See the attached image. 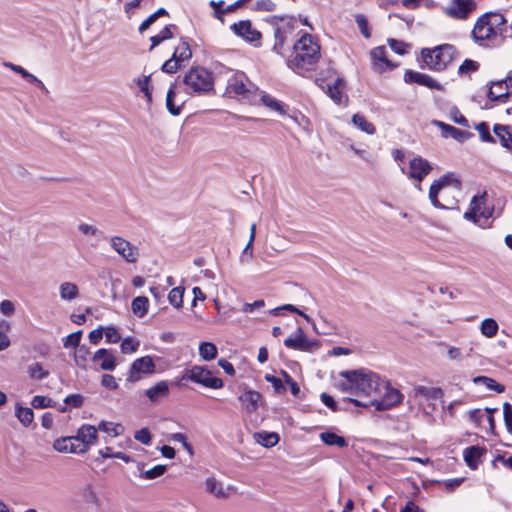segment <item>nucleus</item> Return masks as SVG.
Wrapping results in <instances>:
<instances>
[{
	"instance_id": "nucleus-27",
	"label": "nucleus",
	"mask_w": 512,
	"mask_h": 512,
	"mask_svg": "<svg viewBox=\"0 0 512 512\" xmlns=\"http://www.w3.org/2000/svg\"><path fill=\"white\" fill-rule=\"evenodd\" d=\"M483 197L478 198L477 196H474L471 200L470 204V210L464 213V218L467 220H471L476 222L477 217H484L488 218L491 213L486 214L484 211H482L481 204H482Z\"/></svg>"
},
{
	"instance_id": "nucleus-2",
	"label": "nucleus",
	"mask_w": 512,
	"mask_h": 512,
	"mask_svg": "<svg viewBox=\"0 0 512 512\" xmlns=\"http://www.w3.org/2000/svg\"><path fill=\"white\" fill-rule=\"evenodd\" d=\"M294 56L288 61V66L297 70H314L320 58V46L312 36L305 33L293 46Z\"/></svg>"
},
{
	"instance_id": "nucleus-23",
	"label": "nucleus",
	"mask_w": 512,
	"mask_h": 512,
	"mask_svg": "<svg viewBox=\"0 0 512 512\" xmlns=\"http://www.w3.org/2000/svg\"><path fill=\"white\" fill-rule=\"evenodd\" d=\"M443 396V390L439 387H431L424 385H416L414 386L411 397L417 399L419 397L425 399L426 401H435L440 399Z\"/></svg>"
},
{
	"instance_id": "nucleus-48",
	"label": "nucleus",
	"mask_w": 512,
	"mask_h": 512,
	"mask_svg": "<svg viewBox=\"0 0 512 512\" xmlns=\"http://www.w3.org/2000/svg\"><path fill=\"white\" fill-rule=\"evenodd\" d=\"M82 497L86 503L98 505L99 497L91 485H87L82 490Z\"/></svg>"
},
{
	"instance_id": "nucleus-13",
	"label": "nucleus",
	"mask_w": 512,
	"mask_h": 512,
	"mask_svg": "<svg viewBox=\"0 0 512 512\" xmlns=\"http://www.w3.org/2000/svg\"><path fill=\"white\" fill-rule=\"evenodd\" d=\"M487 19V15H481L477 19L471 32L472 39L479 45H483V41L490 40L498 35L496 31L493 30Z\"/></svg>"
},
{
	"instance_id": "nucleus-54",
	"label": "nucleus",
	"mask_w": 512,
	"mask_h": 512,
	"mask_svg": "<svg viewBox=\"0 0 512 512\" xmlns=\"http://www.w3.org/2000/svg\"><path fill=\"white\" fill-rule=\"evenodd\" d=\"M69 437H61L53 442V448L60 453H70Z\"/></svg>"
},
{
	"instance_id": "nucleus-1",
	"label": "nucleus",
	"mask_w": 512,
	"mask_h": 512,
	"mask_svg": "<svg viewBox=\"0 0 512 512\" xmlns=\"http://www.w3.org/2000/svg\"><path fill=\"white\" fill-rule=\"evenodd\" d=\"M342 378L337 382V387L343 392H349L358 396L375 398L381 392V381L378 375L366 370L341 371Z\"/></svg>"
},
{
	"instance_id": "nucleus-28",
	"label": "nucleus",
	"mask_w": 512,
	"mask_h": 512,
	"mask_svg": "<svg viewBox=\"0 0 512 512\" xmlns=\"http://www.w3.org/2000/svg\"><path fill=\"white\" fill-rule=\"evenodd\" d=\"M169 392V386L166 381H159L154 386L150 387L145 391V395L152 402H157L161 398L167 396Z\"/></svg>"
},
{
	"instance_id": "nucleus-43",
	"label": "nucleus",
	"mask_w": 512,
	"mask_h": 512,
	"mask_svg": "<svg viewBox=\"0 0 512 512\" xmlns=\"http://www.w3.org/2000/svg\"><path fill=\"white\" fill-rule=\"evenodd\" d=\"M172 56L179 63L190 59L192 56V52H191L189 44L187 42H182L179 46L176 47Z\"/></svg>"
},
{
	"instance_id": "nucleus-38",
	"label": "nucleus",
	"mask_w": 512,
	"mask_h": 512,
	"mask_svg": "<svg viewBox=\"0 0 512 512\" xmlns=\"http://www.w3.org/2000/svg\"><path fill=\"white\" fill-rule=\"evenodd\" d=\"M148 305H149V300L146 297L139 296V297H136L132 301L131 308H132L133 313L137 317L142 318L148 312Z\"/></svg>"
},
{
	"instance_id": "nucleus-57",
	"label": "nucleus",
	"mask_w": 512,
	"mask_h": 512,
	"mask_svg": "<svg viewBox=\"0 0 512 512\" xmlns=\"http://www.w3.org/2000/svg\"><path fill=\"white\" fill-rule=\"evenodd\" d=\"M450 116H451V119H452L455 123H457V124H459V125H461V126H463V127H469V122H468V120L466 119V117H465L464 115H462V114L460 113V111H459V109H458V108L453 107V108L450 110Z\"/></svg>"
},
{
	"instance_id": "nucleus-30",
	"label": "nucleus",
	"mask_w": 512,
	"mask_h": 512,
	"mask_svg": "<svg viewBox=\"0 0 512 512\" xmlns=\"http://www.w3.org/2000/svg\"><path fill=\"white\" fill-rule=\"evenodd\" d=\"M320 440L328 445V446H336L339 448H343L347 446V440L340 435H337L334 432L331 431H325L319 434Z\"/></svg>"
},
{
	"instance_id": "nucleus-29",
	"label": "nucleus",
	"mask_w": 512,
	"mask_h": 512,
	"mask_svg": "<svg viewBox=\"0 0 512 512\" xmlns=\"http://www.w3.org/2000/svg\"><path fill=\"white\" fill-rule=\"evenodd\" d=\"M485 450L478 446H470L463 452L464 460L471 469H476Z\"/></svg>"
},
{
	"instance_id": "nucleus-37",
	"label": "nucleus",
	"mask_w": 512,
	"mask_h": 512,
	"mask_svg": "<svg viewBox=\"0 0 512 512\" xmlns=\"http://www.w3.org/2000/svg\"><path fill=\"white\" fill-rule=\"evenodd\" d=\"M217 347L212 342H202L199 345V355L205 361L213 360L217 357Z\"/></svg>"
},
{
	"instance_id": "nucleus-49",
	"label": "nucleus",
	"mask_w": 512,
	"mask_h": 512,
	"mask_svg": "<svg viewBox=\"0 0 512 512\" xmlns=\"http://www.w3.org/2000/svg\"><path fill=\"white\" fill-rule=\"evenodd\" d=\"M354 18H355V21L358 25V28H359L361 34L367 39L370 38L371 32L369 29V24H368L367 18L363 14H356L354 16Z\"/></svg>"
},
{
	"instance_id": "nucleus-11",
	"label": "nucleus",
	"mask_w": 512,
	"mask_h": 512,
	"mask_svg": "<svg viewBox=\"0 0 512 512\" xmlns=\"http://www.w3.org/2000/svg\"><path fill=\"white\" fill-rule=\"evenodd\" d=\"M155 372V363L151 356L137 358L131 364L128 380L131 382L139 381L142 376L150 375Z\"/></svg>"
},
{
	"instance_id": "nucleus-41",
	"label": "nucleus",
	"mask_w": 512,
	"mask_h": 512,
	"mask_svg": "<svg viewBox=\"0 0 512 512\" xmlns=\"http://www.w3.org/2000/svg\"><path fill=\"white\" fill-rule=\"evenodd\" d=\"M176 84H172L166 95V107L170 114L177 116L181 113V106H176L174 103Z\"/></svg>"
},
{
	"instance_id": "nucleus-34",
	"label": "nucleus",
	"mask_w": 512,
	"mask_h": 512,
	"mask_svg": "<svg viewBox=\"0 0 512 512\" xmlns=\"http://www.w3.org/2000/svg\"><path fill=\"white\" fill-rule=\"evenodd\" d=\"M484 15L488 16L487 21L492 26L493 30H495L498 35H501L506 24L505 17L500 13L493 12H487Z\"/></svg>"
},
{
	"instance_id": "nucleus-14",
	"label": "nucleus",
	"mask_w": 512,
	"mask_h": 512,
	"mask_svg": "<svg viewBox=\"0 0 512 512\" xmlns=\"http://www.w3.org/2000/svg\"><path fill=\"white\" fill-rule=\"evenodd\" d=\"M431 171V164L422 157H414L409 161L408 177L418 181V185L416 187L419 190L421 189L420 183Z\"/></svg>"
},
{
	"instance_id": "nucleus-32",
	"label": "nucleus",
	"mask_w": 512,
	"mask_h": 512,
	"mask_svg": "<svg viewBox=\"0 0 512 512\" xmlns=\"http://www.w3.org/2000/svg\"><path fill=\"white\" fill-rule=\"evenodd\" d=\"M254 439L258 444L270 448L279 442V435L275 432H257Z\"/></svg>"
},
{
	"instance_id": "nucleus-36",
	"label": "nucleus",
	"mask_w": 512,
	"mask_h": 512,
	"mask_svg": "<svg viewBox=\"0 0 512 512\" xmlns=\"http://www.w3.org/2000/svg\"><path fill=\"white\" fill-rule=\"evenodd\" d=\"M352 123L361 131L367 134H374L376 129L375 126L369 122L363 115L354 114L352 116Z\"/></svg>"
},
{
	"instance_id": "nucleus-6",
	"label": "nucleus",
	"mask_w": 512,
	"mask_h": 512,
	"mask_svg": "<svg viewBox=\"0 0 512 512\" xmlns=\"http://www.w3.org/2000/svg\"><path fill=\"white\" fill-rule=\"evenodd\" d=\"M381 387L384 388L385 392L383 397L380 399L373 398L367 402H363L353 398H344V401H349L356 406L364 408L373 406L378 411L388 410L402 401L403 395L399 390L391 388L388 384L385 383H382Z\"/></svg>"
},
{
	"instance_id": "nucleus-20",
	"label": "nucleus",
	"mask_w": 512,
	"mask_h": 512,
	"mask_svg": "<svg viewBox=\"0 0 512 512\" xmlns=\"http://www.w3.org/2000/svg\"><path fill=\"white\" fill-rule=\"evenodd\" d=\"M370 55L373 63V69L376 72L382 73L387 69L392 70L395 68V65L388 60L387 51L384 46L373 48Z\"/></svg>"
},
{
	"instance_id": "nucleus-16",
	"label": "nucleus",
	"mask_w": 512,
	"mask_h": 512,
	"mask_svg": "<svg viewBox=\"0 0 512 512\" xmlns=\"http://www.w3.org/2000/svg\"><path fill=\"white\" fill-rule=\"evenodd\" d=\"M204 485L206 492H208L217 499H228L230 495L234 492L233 486H225L222 481L218 480L214 476L206 478Z\"/></svg>"
},
{
	"instance_id": "nucleus-42",
	"label": "nucleus",
	"mask_w": 512,
	"mask_h": 512,
	"mask_svg": "<svg viewBox=\"0 0 512 512\" xmlns=\"http://www.w3.org/2000/svg\"><path fill=\"white\" fill-rule=\"evenodd\" d=\"M260 101L266 107H268L271 110H274L280 114H283L285 112L283 109L282 103L277 101L275 98L271 97L270 95L260 92Z\"/></svg>"
},
{
	"instance_id": "nucleus-31",
	"label": "nucleus",
	"mask_w": 512,
	"mask_h": 512,
	"mask_svg": "<svg viewBox=\"0 0 512 512\" xmlns=\"http://www.w3.org/2000/svg\"><path fill=\"white\" fill-rule=\"evenodd\" d=\"M15 416L24 427H29L34 420V412L29 407H23L20 403L15 405Z\"/></svg>"
},
{
	"instance_id": "nucleus-15",
	"label": "nucleus",
	"mask_w": 512,
	"mask_h": 512,
	"mask_svg": "<svg viewBox=\"0 0 512 512\" xmlns=\"http://www.w3.org/2000/svg\"><path fill=\"white\" fill-rule=\"evenodd\" d=\"M284 345L293 350L311 351L318 343L306 337L302 328H297L296 331L284 341Z\"/></svg>"
},
{
	"instance_id": "nucleus-44",
	"label": "nucleus",
	"mask_w": 512,
	"mask_h": 512,
	"mask_svg": "<svg viewBox=\"0 0 512 512\" xmlns=\"http://www.w3.org/2000/svg\"><path fill=\"white\" fill-rule=\"evenodd\" d=\"M98 429L113 437H117L123 431V427L120 424L105 421L99 424Z\"/></svg>"
},
{
	"instance_id": "nucleus-18",
	"label": "nucleus",
	"mask_w": 512,
	"mask_h": 512,
	"mask_svg": "<svg viewBox=\"0 0 512 512\" xmlns=\"http://www.w3.org/2000/svg\"><path fill=\"white\" fill-rule=\"evenodd\" d=\"M404 81L406 83H416L430 89L441 90L442 85L434 80L431 76L413 70H406L404 74Z\"/></svg>"
},
{
	"instance_id": "nucleus-47",
	"label": "nucleus",
	"mask_w": 512,
	"mask_h": 512,
	"mask_svg": "<svg viewBox=\"0 0 512 512\" xmlns=\"http://www.w3.org/2000/svg\"><path fill=\"white\" fill-rule=\"evenodd\" d=\"M140 342L132 337L124 338L121 342V352L131 354L138 350Z\"/></svg>"
},
{
	"instance_id": "nucleus-55",
	"label": "nucleus",
	"mask_w": 512,
	"mask_h": 512,
	"mask_svg": "<svg viewBox=\"0 0 512 512\" xmlns=\"http://www.w3.org/2000/svg\"><path fill=\"white\" fill-rule=\"evenodd\" d=\"M104 336H105L106 342H108V343H117L121 339V335H120L118 329H116L113 326H110V327H107L104 329Z\"/></svg>"
},
{
	"instance_id": "nucleus-9",
	"label": "nucleus",
	"mask_w": 512,
	"mask_h": 512,
	"mask_svg": "<svg viewBox=\"0 0 512 512\" xmlns=\"http://www.w3.org/2000/svg\"><path fill=\"white\" fill-rule=\"evenodd\" d=\"M512 95V71L508 73L505 79L493 81L490 84L487 97L491 101L505 102Z\"/></svg>"
},
{
	"instance_id": "nucleus-17",
	"label": "nucleus",
	"mask_w": 512,
	"mask_h": 512,
	"mask_svg": "<svg viewBox=\"0 0 512 512\" xmlns=\"http://www.w3.org/2000/svg\"><path fill=\"white\" fill-rule=\"evenodd\" d=\"M233 32L248 42H255L261 39V32L252 26L250 20H241L231 26Z\"/></svg>"
},
{
	"instance_id": "nucleus-35",
	"label": "nucleus",
	"mask_w": 512,
	"mask_h": 512,
	"mask_svg": "<svg viewBox=\"0 0 512 512\" xmlns=\"http://www.w3.org/2000/svg\"><path fill=\"white\" fill-rule=\"evenodd\" d=\"M473 382L475 384L482 385L486 390L496 391L498 393L503 392L505 389L503 385L487 376H477L473 379Z\"/></svg>"
},
{
	"instance_id": "nucleus-24",
	"label": "nucleus",
	"mask_w": 512,
	"mask_h": 512,
	"mask_svg": "<svg viewBox=\"0 0 512 512\" xmlns=\"http://www.w3.org/2000/svg\"><path fill=\"white\" fill-rule=\"evenodd\" d=\"M76 438L89 450L97 440V429L92 425H82L75 435Z\"/></svg>"
},
{
	"instance_id": "nucleus-56",
	"label": "nucleus",
	"mask_w": 512,
	"mask_h": 512,
	"mask_svg": "<svg viewBox=\"0 0 512 512\" xmlns=\"http://www.w3.org/2000/svg\"><path fill=\"white\" fill-rule=\"evenodd\" d=\"M275 9H276V4L272 0H258L253 7V10H255V11H266V12H271V11H274Z\"/></svg>"
},
{
	"instance_id": "nucleus-4",
	"label": "nucleus",
	"mask_w": 512,
	"mask_h": 512,
	"mask_svg": "<svg viewBox=\"0 0 512 512\" xmlns=\"http://www.w3.org/2000/svg\"><path fill=\"white\" fill-rule=\"evenodd\" d=\"M456 48L451 44H442L433 49L423 48L421 56L429 69L443 71L452 62Z\"/></svg>"
},
{
	"instance_id": "nucleus-12",
	"label": "nucleus",
	"mask_w": 512,
	"mask_h": 512,
	"mask_svg": "<svg viewBox=\"0 0 512 512\" xmlns=\"http://www.w3.org/2000/svg\"><path fill=\"white\" fill-rule=\"evenodd\" d=\"M111 247L122 256L128 263H135L139 257V250L129 241L120 236L110 238Z\"/></svg>"
},
{
	"instance_id": "nucleus-50",
	"label": "nucleus",
	"mask_w": 512,
	"mask_h": 512,
	"mask_svg": "<svg viewBox=\"0 0 512 512\" xmlns=\"http://www.w3.org/2000/svg\"><path fill=\"white\" fill-rule=\"evenodd\" d=\"M480 65L477 61L471 59H465L458 68L459 74H466L469 72H475L479 69Z\"/></svg>"
},
{
	"instance_id": "nucleus-61",
	"label": "nucleus",
	"mask_w": 512,
	"mask_h": 512,
	"mask_svg": "<svg viewBox=\"0 0 512 512\" xmlns=\"http://www.w3.org/2000/svg\"><path fill=\"white\" fill-rule=\"evenodd\" d=\"M388 43H389V46L390 48L397 54L399 55H403L407 52V45L402 42V41H398V40H395V39H389L388 40Z\"/></svg>"
},
{
	"instance_id": "nucleus-64",
	"label": "nucleus",
	"mask_w": 512,
	"mask_h": 512,
	"mask_svg": "<svg viewBox=\"0 0 512 512\" xmlns=\"http://www.w3.org/2000/svg\"><path fill=\"white\" fill-rule=\"evenodd\" d=\"M503 413H504V420L505 424L509 430V432L512 433V405L508 402H505L503 405Z\"/></svg>"
},
{
	"instance_id": "nucleus-5",
	"label": "nucleus",
	"mask_w": 512,
	"mask_h": 512,
	"mask_svg": "<svg viewBox=\"0 0 512 512\" xmlns=\"http://www.w3.org/2000/svg\"><path fill=\"white\" fill-rule=\"evenodd\" d=\"M185 91L189 94L207 93L213 89V76L203 67H194L183 78Z\"/></svg>"
},
{
	"instance_id": "nucleus-40",
	"label": "nucleus",
	"mask_w": 512,
	"mask_h": 512,
	"mask_svg": "<svg viewBox=\"0 0 512 512\" xmlns=\"http://www.w3.org/2000/svg\"><path fill=\"white\" fill-rule=\"evenodd\" d=\"M273 28L275 37L273 51H275L279 55H283L282 49L289 33H286L283 29H280L277 26H273Z\"/></svg>"
},
{
	"instance_id": "nucleus-63",
	"label": "nucleus",
	"mask_w": 512,
	"mask_h": 512,
	"mask_svg": "<svg viewBox=\"0 0 512 512\" xmlns=\"http://www.w3.org/2000/svg\"><path fill=\"white\" fill-rule=\"evenodd\" d=\"M79 231H81L85 235L91 236H101L102 232L95 226L89 225L86 223H82L78 226Z\"/></svg>"
},
{
	"instance_id": "nucleus-19",
	"label": "nucleus",
	"mask_w": 512,
	"mask_h": 512,
	"mask_svg": "<svg viewBox=\"0 0 512 512\" xmlns=\"http://www.w3.org/2000/svg\"><path fill=\"white\" fill-rule=\"evenodd\" d=\"M238 399L243 409L251 414L258 410L259 406L262 404L263 397L258 391L247 388Z\"/></svg>"
},
{
	"instance_id": "nucleus-8",
	"label": "nucleus",
	"mask_w": 512,
	"mask_h": 512,
	"mask_svg": "<svg viewBox=\"0 0 512 512\" xmlns=\"http://www.w3.org/2000/svg\"><path fill=\"white\" fill-rule=\"evenodd\" d=\"M182 379L192 381L210 389H221L224 385L223 381L218 377H214L210 370L198 365L187 369Z\"/></svg>"
},
{
	"instance_id": "nucleus-33",
	"label": "nucleus",
	"mask_w": 512,
	"mask_h": 512,
	"mask_svg": "<svg viewBox=\"0 0 512 512\" xmlns=\"http://www.w3.org/2000/svg\"><path fill=\"white\" fill-rule=\"evenodd\" d=\"M343 85L344 81L340 78H337L333 84H328L327 86V94L336 104H341L342 102Z\"/></svg>"
},
{
	"instance_id": "nucleus-53",
	"label": "nucleus",
	"mask_w": 512,
	"mask_h": 512,
	"mask_svg": "<svg viewBox=\"0 0 512 512\" xmlns=\"http://www.w3.org/2000/svg\"><path fill=\"white\" fill-rule=\"evenodd\" d=\"M447 357L451 361H462L465 355L461 348L451 345H446Z\"/></svg>"
},
{
	"instance_id": "nucleus-46",
	"label": "nucleus",
	"mask_w": 512,
	"mask_h": 512,
	"mask_svg": "<svg viewBox=\"0 0 512 512\" xmlns=\"http://www.w3.org/2000/svg\"><path fill=\"white\" fill-rule=\"evenodd\" d=\"M479 132L480 140L487 143H495V138L490 134L489 125L486 122H480L475 126Z\"/></svg>"
},
{
	"instance_id": "nucleus-7",
	"label": "nucleus",
	"mask_w": 512,
	"mask_h": 512,
	"mask_svg": "<svg viewBox=\"0 0 512 512\" xmlns=\"http://www.w3.org/2000/svg\"><path fill=\"white\" fill-rule=\"evenodd\" d=\"M227 92L240 97L248 103H254L258 88L252 84L242 72L234 74L227 84Z\"/></svg>"
},
{
	"instance_id": "nucleus-25",
	"label": "nucleus",
	"mask_w": 512,
	"mask_h": 512,
	"mask_svg": "<svg viewBox=\"0 0 512 512\" xmlns=\"http://www.w3.org/2000/svg\"><path fill=\"white\" fill-rule=\"evenodd\" d=\"M267 21L272 24V26H277L280 29H283L286 33L291 34L296 26V19L294 16H270Z\"/></svg>"
},
{
	"instance_id": "nucleus-21",
	"label": "nucleus",
	"mask_w": 512,
	"mask_h": 512,
	"mask_svg": "<svg viewBox=\"0 0 512 512\" xmlns=\"http://www.w3.org/2000/svg\"><path fill=\"white\" fill-rule=\"evenodd\" d=\"M433 124L441 129L442 135L445 138L451 137L459 142H464L473 136V134L469 131L460 130L452 125L438 120H434Z\"/></svg>"
},
{
	"instance_id": "nucleus-10",
	"label": "nucleus",
	"mask_w": 512,
	"mask_h": 512,
	"mask_svg": "<svg viewBox=\"0 0 512 512\" xmlns=\"http://www.w3.org/2000/svg\"><path fill=\"white\" fill-rule=\"evenodd\" d=\"M474 0H451L445 8V14L453 19L465 20L476 9Z\"/></svg>"
},
{
	"instance_id": "nucleus-62",
	"label": "nucleus",
	"mask_w": 512,
	"mask_h": 512,
	"mask_svg": "<svg viewBox=\"0 0 512 512\" xmlns=\"http://www.w3.org/2000/svg\"><path fill=\"white\" fill-rule=\"evenodd\" d=\"M80 340H81V331L71 333L70 335H68L65 338L64 347L65 348L76 347L79 345Z\"/></svg>"
},
{
	"instance_id": "nucleus-51",
	"label": "nucleus",
	"mask_w": 512,
	"mask_h": 512,
	"mask_svg": "<svg viewBox=\"0 0 512 512\" xmlns=\"http://www.w3.org/2000/svg\"><path fill=\"white\" fill-rule=\"evenodd\" d=\"M165 471H166L165 465H156L153 468L145 471L142 474V477L144 479H148V480L155 479V478L162 476L165 473Z\"/></svg>"
},
{
	"instance_id": "nucleus-3",
	"label": "nucleus",
	"mask_w": 512,
	"mask_h": 512,
	"mask_svg": "<svg viewBox=\"0 0 512 512\" xmlns=\"http://www.w3.org/2000/svg\"><path fill=\"white\" fill-rule=\"evenodd\" d=\"M448 187H453L458 193L461 192V181L457 179L452 172L444 174L431 184L429 189V200L435 208L452 209L457 204V200L455 198H452L447 202V204H443L438 200L439 193H442V196L449 194Z\"/></svg>"
},
{
	"instance_id": "nucleus-22",
	"label": "nucleus",
	"mask_w": 512,
	"mask_h": 512,
	"mask_svg": "<svg viewBox=\"0 0 512 512\" xmlns=\"http://www.w3.org/2000/svg\"><path fill=\"white\" fill-rule=\"evenodd\" d=\"M92 360L94 363L98 364L100 369L106 371H113L116 368V358L115 356L107 349H99L97 350Z\"/></svg>"
},
{
	"instance_id": "nucleus-58",
	"label": "nucleus",
	"mask_w": 512,
	"mask_h": 512,
	"mask_svg": "<svg viewBox=\"0 0 512 512\" xmlns=\"http://www.w3.org/2000/svg\"><path fill=\"white\" fill-rule=\"evenodd\" d=\"M185 290H170L168 294V299L170 303L179 308L183 301V294Z\"/></svg>"
},
{
	"instance_id": "nucleus-26",
	"label": "nucleus",
	"mask_w": 512,
	"mask_h": 512,
	"mask_svg": "<svg viewBox=\"0 0 512 512\" xmlns=\"http://www.w3.org/2000/svg\"><path fill=\"white\" fill-rule=\"evenodd\" d=\"M493 132L499 138L500 144L504 148L512 151V133L510 131V126L495 124L493 126Z\"/></svg>"
},
{
	"instance_id": "nucleus-60",
	"label": "nucleus",
	"mask_w": 512,
	"mask_h": 512,
	"mask_svg": "<svg viewBox=\"0 0 512 512\" xmlns=\"http://www.w3.org/2000/svg\"><path fill=\"white\" fill-rule=\"evenodd\" d=\"M178 67H179V62L172 56L169 60H167L163 63L161 70L165 73L172 74L177 71Z\"/></svg>"
},
{
	"instance_id": "nucleus-59",
	"label": "nucleus",
	"mask_w": 512,
	"mask_h": 512,
	"mask_svg": "<svg viewBox=\"0 0 512 512\" xmlns=\"http://www.w3.org/2000/svg\"><path fill=\"white\" fill-rule=\"evenodd\" d=\"M134 437L137 441L145 445H149L151 442V434L147 428L136 431Z\"/></svg>"
},
{
	"instance_id": "nucleus-39",
	"label": "nucleus",
	"mask_w": 512,
	"mask_h": 512,
	"mask_svg": "<svg viewBox=\"0 0 512 512\" xmlns=\"http://www.w3.org/2000/svg\"><path fill=\"white\" fill-rule=\"evenodd\" d=\"M499 326L498 323L492 318H486L482 321L480 331L482 335L488 338L496 336Z\"/></svg>"
},
{
	"instance_id": "nucleus-52",
	"label": "nucleus",
	"mask_w": 512,
	"mask_h": 512,
	"mask_svg": "<svg viewBox=\"0 0 512 512\" xmlns=\"http://www.w3.org/2000/svg\"><path fill=\"white\" fill-rule=\"evenodd\" d=\"M70 453L73 454H84L88 452L86 446L82 444L76 436H69Z\"/></svg>"
},
{
	"instance_id": "nucleus-45",
	"label": "nucleus",
	"mask_w": 512,
	"mask_h": 512,
	"mask_svg": "<svg viewBox=\"0 0 512 512\" xmlns=\"http://www.w3.org/2000/svg\"><path fill=\"white\" fill-rule=\"evenodd\" d=\"M29 376L33 379L42 380L48 376V371L45 370L38 362L32 363L28 366Z\"/></svg>"
}]
</instances>
